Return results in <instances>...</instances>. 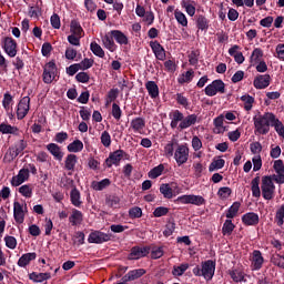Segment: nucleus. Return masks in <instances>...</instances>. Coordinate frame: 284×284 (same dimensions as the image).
I'll return each mask as SVG.
<instances>
[{
  "label": "nucleus",
  "instance_id": "338daca9",
  "mask_svg": "<svg viewBox=\"0 0 284 284\" xmlns=\"http://www.w3.org/2000/svg\"><path fill=\"white\" fill-rule=\"evenodd\" d=\"M232 189L227 186L220 187V190L217 191V195L220 196V199H230Z\"/></svg>",
  "mask_w": 284,
  "mask_h": 284
},
{
  "label": "nucleus",
  "instance_id": "a878e982",
  "mask_svg": "<svg viewBox=\"0 0 284 284\" xmlns=\"http://www.w3.org/2000/svg\"><path fill=\"white\" fill-rule=\"evenodd\" d=\"M258 214L254 212L246 213L242 216L244 225H258Z\"/></svg>",
  "mask_w": 284,
  "mask_h": 284
},
{
  "label": "nucleus",
  "instance_id": "9d476101",
  "mask_svg": "<svg viewBox=\"0 0 284 284\" xmlns=\"http://www.w3.org/2000/svg\"><path fill=\"white\" fill-rule=\"evenodd\" d=\"M30 179V170L21 169L17 175L11 179V185L13 187H19L22 183H26Z\"/></svg>",
  "mask_w": 284,
  "mask_h": 284
},
{
  "label": "nucleus",
  "instance_id": "2eb2a0df",
  "mask_svg": "<svg viewBox=\"0 0 284 284\" xmlns=\"http://www.w3.org/2000/svg\"><path fill=\"white\" fill-rule=\"evenodd\" d=\"M148 254H150L149 247L134 246L131 250L129 258H131V261H139V258H143V256H148Z\"/></svg>",
  "mask_w": 284,
  "mask_h": 284
},
{
  "label": "nucleus",
  "instance_id": "864d4df0",
  "mask_svg": "<svg viewBox=\"0 0 284 284\" xmlns=\"http://www.w3.org/2000/svg\"><path fill=\"white\" fill-rule=\"evenodd\" d=\"M258 178H254L251 182L252 194L253 196H255V199H258L261 196V186H258Z\"/></svg>",
  "mask_w": 284,
  "mask_h": 284
},
{
  "label": "nucleus",
  "instance_id": "b1692460",
  "mask_svg": "<svg viewBox=\"0 0 284 284\" xmlns=\"http://www.w3.org/2000/svg\"><path fill=\"white\" fill-rule=\"evenodd\" d=\"M181 6L185 9L189 17H194L196 14V2L193 0H182Z\"/></svg>",
  "mask_w": 284,
  "mask_h": 284
},
{
  "label": "nucleus",
  "instance_id": "e433bc0d",
  "mask_svg": "<svg viewBox=\"0 0 284 284\" xmlns=\"http://www.w3.org/2000/svg\"><path fill=\"white\" fill-rule=\"evenodd\" d=\"M174 17H175V20L178 21V23L180 26H182V28H187V17L185 16V13H183L179 9H175Z\"/></svg>",
  "mask_w": 284,
  "mask_h": 284
},
{
  "label": "nucleus",
  "instance_id": "7ed1b4c3",
  "mask_svg": "<svg viewBox=\"0 0 284 284\" xmlns=\"http://www.w3.org/2000/svg\"><path fill=\"white\" fill-rule=\"evenodd\" d=\"M261 190L263 199H265V201H272V199H274V192H276V186L272 181V176L266 175L262 178Z\"/></svg>",
  "mask_w": 284,
  "mask_h": 284
},
{
  "label": "nucleus",
  "instance_id": "a19ab883",
  "mask_svg": "<svg viewBox=\"0 0 284 284\" xmlns=\"http://www.w3.org/2000/svg\"><path fill=\"white\" fill-rule=\"evenodd\" d=\"M187 270H190V264L183 263L178 266H173L172 274L173 276H183Z\"/></svg>",
  "mask_w": 284,
  "mask_h": 284
},
{
  "label": "nucleus",
  "instance_id": "13d9d810",
  "mask_svg": "<svg viewBox=\"0 0 284 284\" xmlns=\"http://www.w3.org/2000/svg\"><path fill=\"white\" fill-rule=\"evenodd\" d=\"M196 26L199 30H207V28H210V21L207 20V18H205V16H199L196 20Z\"/></svg>",
  "mask_w": 284,
  "mask_h": 284
},
{
  "label": "nucleus",
  "instance_id": "20e7f679",
  "mask_svg": "<svg viewBox=\"0 0 284 284\" xmlns=\"http://www.w3.org/2000/svg\"><path fill=\"white\" fill-rule=\"evenodd\" d=\"M173 159L179 166L185 165L190 159V148L187 144H178L173 153Z\"/></svg>",
  "mask_w": 284,
  "mask_h": 284
},
{
  "label": "nucleus",
  "instance_id": "c03bdc74",
  "mask_svg": "<svg viewBox=\"0 0 284 284\" xmlns=\"http://www.w3.org/2000/svg\"><path fill=\"white\" fill-rule=\"evenodd\" d=\"M12 103H14V98L10 93H4L2 100V108H4L6 112H10V108H12Z\"/></svg>",
  "mask_w": 284,
  "mask_h": 284
},
{
  "label": "nucleus",
  "instance_id": "09e8293b",
  "mask_svg": "<svg viewBox=\"0 0 284 284\" xmlns=\"http://www.w3.org/2000/svg\"><path fill=\"white\" fill-rule=\"evenodd\" d=\"M241 101L244 103V110H246V112H250V110H252L254 105V98L246 94L241 97Z\"/></svg>",
  "mask_w": 284,
  "mask_h": 284
},
{
  "label": "nucleus",
  "instance_id": "0e129e2a",
  "mask_svg": "<svg viewBox=\"0 0 284 284\" xmlns=\"http://www.w3.org/2000/svg\"><path fill=\"white\" fill-rule=\"evenodd\" d=\"M78 65L80 67V70H90V68L94 65V60L85 58L78 63Z\"/></svg>",
  "mask_w": 284,
  "mask_h": 284
},
{
  "label": "nucleus",
  "instance_id": "423d86ee",
  "mask_svg": "<svg viewBox=\"0 0 284 284\" xmlns=\"http://www.w3.org/2000/svg\"><path fill=\"white\" fill-rule=\"evenodd\" d=\"M206 97H216V94H225V82L223 80H214L204 89Z\"/></svg>",
  "mask_w": 284,
  "mask_h": 284
},
{
  "label": "nucleus",
  "instance_id": "39448f33",
  "mask_svg": "<svg viewBox=\"0 0 284 284\" xmlns=\"http://www.w3.org/2000/svg\"><path fill=\"white\" fill-rule=\"evenodd\" d=\"M26 214H28V204L20 203L18 201L13 202V219L18 225L23 224L26 221Z\"/></svg>",
  "mask_w": 284,
  "mask_h": 284
},
{
  "label": "nucleus",
  "instance_id": "7c9ffc66",
  "mask_svg": "<svg viewBox=\"0 0 284 284\" xmlns=\"http://www.w3.org/2000/svg\"><path fill=\"white\" fill-rule=\"evenodd\" d=\"M145 88L151 99H156V97H159V85H156V82L148 81Z\"/></svg>",
  "mask_w": 284,
  "mask_h": 284
},
{
  "label": "nucleus",
  "instance_id": "0eeeda50",
  "mask_svg": "<svg viewBox=\"0 0 284 284\" xmlns=\"http://www.w3.org/2000/svg\"><path fill=\"white\" fill-rule=\"evenodd\" d=\"M59 74V70L57 69V64L54 62H49L44 65L43 69V81L44 83H52L57 79Z\"/></svg>",
  "mask_w": 284,
  "mask_h": 284
},
{
  "label": "nucleus",
  "instance_id": "cd10ccee",
  "mask_svg": "<svg viewBox=\"0 0 284 284\" xmlns=\"http://www.w3.org/2000/svg\"><path fill=\"white\" fill-rule=\"evenodd\" d=\"M30 281H33V283H43V281H50L52 278V275L50 273H37L33 272L29 275Z\"/></svg>",
  "mask_w": 284,
  "mask_h": 284
},
{
  "label": "nucleus",
  "instance_id": "5701e85b",
  "mask_svg": "<svg viewBox=\"0 0 284 284\" xmlns=\"http://www.w3.org/2000/svg\"><path fill=\"white\" fill-rule=\"evenodd\" d=\"M183 113L179 110H175L172 113H170L172 130H176V128H179V123H183Z\"/></svg>",
  "mask_w": 284,
  "mask_h": 284
},
{
  "label": "nucleus",
  "instance_id": "6e6d98bb",
  "mask_svg": "<svg viewBox=\"0 0 284 284\" xmlns=\"http://www.w3.org/2000/svg\"><path fill=\"white\" fill-rule=\"evenodd\" d=\"M160 192L163 194L164 199H172L174 196L172 186H170V184H162L160 186Z\"/></svg>",
  "mask_w": 284,
  "mask_h": 284
},
{
  "label": "nucleus",
  "instance_id": "f03ea898",
  "mask_svg": "<svg viewBox=\"0 0 284 284\" xmlns=\"http://www.w3.org/2000/svg\"><path fill=\"white\" fill-rule=\"evenodd\" d=\"M214 272H216V262L209 260L201 263V266L193 268L194 276H203L206 281L214 278Z\"/></svg>",
  "mask_w": 284,
  "mask_h": 284
},
{
  "label": "nucleus",
  "instance_id": "473e14b6",
  "mask_svg": "<svg viewBox=\"0 0 284 284\" xmlns=\"http://www.w3.org/2000/svg\"><path fill=\"white\" fill-rule=\"evenodd\" d=\"M145 274V270L143 268H136L133 271H130L125 276V281H136V278H141Z\"/></svg>",
  "mask_w": 284,
  "mask_h": 284
},
{
  "label": "nucleus",
  "instance_id": "2f4dec72",
  "mask_svg": "<svg viewBox=\"0 0 284 284\" xmlns=\"http://www.w3.org/2000/svg\"><path fill=\"white\" fill-rule=\"evenodd\" d=\"M225 168V160L215 158L209 165V172H216V170H223Z\"/></svg>",
  "mask_w": 284,
  "mask_h": 284
},
{
  "label": "nucleus",
  "instance_id": "a211bd4d",
  "mask_svg": "<svg viewBox=\"0 0 284 284\" xmlns=\"http://www.w3.org/2000/svg\"><path fill=\"white\" fill-rule=\"evenodd\" d=\"M48 152H50L51 155L55 159V161H63L64 153L61 150V146L57 143H49L47 145Z\"/></svg>",
  "mask_w": 284,
  "mask_h": 284
},
{
  "label": "nucleus",
  "instance_id": "e2e57ef3",
  "mask_svg": "<svg viewBox=\"0 0 284 284\" xmlns=\"http://www.w3.org/2000/svg\"><path fill=\"white\" fill-rule=\"evenodd\" d=\"M191 205H205V197L201 195L191 194Z\"/></svg>",
  "mask_w": 284,
  "mask_h": 284
},
{
  "label": "nucleus",
  "instance_id": "8fccbe9b",
  "mask_svg": "<svg viewBox=\"0 0 284 284\" xmlns=\"http://www.w3.org/2000/svg\"><path fill=\"white\" fill-rule=\"evenodd\" d=\"M234 223H232V220H226L222 227V234L224 236H230L232 232H234Z\"/></svg>",
  "mask_w": 284,
  "mask_h": 284
},
{
  "label": "nucleus",
  "instance_id": "f8f14e48",
  "mask_svg": "<svg viewBox=\"0 0 284 284\" xmlns=\"http://www.w3.org/2000/svg\"><path fill=\"white\" fill-rule=\"evenodd\" d=\"M123 150H116L110 153L109 158L105 160L106 168H112V165H119L123 159Z\"/></svg>",
  "mask_w": 284,
  "mask_h": 284
},
{
  "label": "nucleus",
  "instance_id": "9b49d317",
  "mask_svg": "<svg viewBox=\"0 0 284 284\" xmlns=\"http://www.w3.org/2000/svg\"><path fill=\"white\" fill-rule=\"evenodd\" d=\"M3 50L8 57L14 58L17 57V41L14 39L7 37L2 41Z\"/></svg>",
  "mask_w": 284,
  "mask_h": 284
},
{
  "label": "nucleus",
  "instance_id": "f704fd0d",
  "mask_svg": "<svg viewBox=\"0 0 284 284\" xmlns=\"http://www.w3.org/2000/svg\"><path fill=\"white\" fill-rule=\"evenodd\" d=\"M178 145L179 144L176 143V141H171L169 143H166L164 145V156H166L168 159L174 156V152H175Z\"/></svg>",
  "mask_w": 284,
  "mask_h": 284
},
{
  "label": "nucleus",
  "instance_id": "c85d7f7f",
  "mask_svg": "<svg viewBox=\"0 0 284 284\" xmlns=\"http://www.w3.org/2000/svg\"><path fill=\"white\" fill-rule=\"evenodd\" d=\"M111 184L112 182L110 179H103L102 181H93L91 183V187L92 190H95V192H101L105 190V187H110Z\"/></svg>",
  "mask_w": 284,
  "mask_h": 284
},
{
  "label": "nucleus",
  "instance_id": "412c9836",
  "mask_svg": "<svg viewBox=\"0 0 284 284\" xmlns=\"http://www.w3.org/2000/svg\"><path fill=\"white\" fill-rule=\"evenodd\" d=\"M150 47L159 61H165V49L158 41L151 42Z\"/></svg>",
  "mask_w": 284,
  "mask_h": 284
},
{
  "label": "nucleus",
  "instance_id": "f257e3e1",
  "mask_svg": "<svg viewBox=\"0 0 284 284\" xmlns=\"http://www.w3.org/2000/svg\"><path fill=\"white\" fill-rule=\"evenodd\" d=\"M274 121V113L266 112L264 114H257L253 118L254 134L265 135L270 133V126Z\"/></svg>",
  "mask_w": 284,
  "mask_h": 284
},
{
  "label": "nucleus",
  "instance_id": "052dcab7",
  "mask_svg": "<svg viewBox=\"0 0 284 284\" xmlns=\"http://www.w3.org/2000/svg\"><path fill=\"white\" fill-rule=\"evenodd\" d=\"M100 139L104 148H110V145H112V136H110L108 131H103Z\"/></svg>",
  "mask_w": 284,
  "mask_h": 284
},
{
  "label": "nucleus",
  "instance_id": "c9c22d12",
  "mask_svg": "<svg viewBox=\"0 0 284 284\" xmlns=\"http://www.w3.org/2000/svg\"><path fill=\"white\" fill-rule=\"evenodd\" d=\"M67 149L68 152L77 154L83 150V142L81 140H74L67 146Z\"/></svg>",
  "mask_w": 284,
  "mask_h": 284
},
{
  "label": "nucleus",
  "instance_id": "72a5a7b5",
  "mask_svg": "<svg viewBox=\"0 0 284 284\" xmlns=\"http://www.w3.org/2000/svg\"><path fill=\"white\" fill-rule=\"evenodd\" d=\"M75 166H77V155L75 154L67 155L64 161V169L72 172V170H74Z\"/></svg>",
  "mask_w": 284,
  "mask_h": 284
},
{
  "label": "nucleus",
  "instance_id": "58836bf2",
  "mask_svg": "<svg viewBox=\"0 0 284 284\" xmlns=\"http://www.w3.org/2000/svg\"><path fill=\"white\" fill-rule=\"evenodd\" d=\"M1 134H18L19 129L17 126L10 125L8 123L0 124Z\"/></svg>",
  "mask_w": 284,
  "mask_h": 284
},
{
  "label": "nucleus",
  "instance_id": "bf43d9fd",
  "mask_svg": "<svg viewBox=\"0 0 284 284\" xmlns=\"http://www.w3.org/2000/svg\"><path fill=\"white\" fill-rule=\"evenodd\" d=\"M230 276L235 283H241L245 278V274L239 270L230 271Z\"/></svg>",
  "mask_w": 284,
  "mask_h": 284
},
{
  "label": "nucleus",
  "instance_id": "393cba45",
  "mask_svg": "<svg viewBox=\"0 0 284 284\" xmlns=\"http://www.w3.org/2000/svg\"><path fill=\"white\" fill-rule=\"evenodd\" d=\"M70 201L74 207H81V205H83V201H81V192L77 187L71 190Z\"/></svg>",
  "mask_w": 284,
  "mask_h": 284
},
{
  "label": "nucleus",
  "instance_id": "6ab92c4d",
  "mask_svg": "<svg viewBox=\"0 0 284 284\" xmlns=\"http://www.w3.org/2000/svg\"><path fill=\"white\" fill-rule=\"evenodd\" d=\"M130 130H133L135 134H143L145 130V120L143 118H135L130 123Z\"/></svg>",
  "mask_w": 284,
  "mask_h": 284
},
{
  "label": "nucleus",
  "instance_id": "ddd939ff",
  "mask_svg": "<svg viewBox=\"0 0 284 284\" xmlns=\"http://www.w3.org/2000/svg\"><path fill=\"white\" fill-rule=\"evenodd\" d=\"M263 263H265V258H263V253L261 251H253L251 258V267L254 271L261 270L263 267Z\"/></svg>",
  "mask_w": 284,
  "mask_h": 284
},
{
  "label": "nucleus",
  "instance_id": "603ef678",
  "mask_svg": "<svg viewBox=\"0 0 284 284\" xmlns=\"http://www.w3.org/2000/svg\"><path fill=\"white\" fill-rule=\"evenodd\" d=\"M240 209H241V203L234 202L226 212V219H234V216L239 214Z\"/></svg>",
  "mask_w": 284,
  "mask_h": 284
},
{
  "label": "nucleus",
  "instance_id": "4c0bfd02",
  "mask_svg": "<svg viewBox=\"0 0 284 284\" xmlns=\"http://www.w3.org/2000/svg\"><path fill=\"white\" fill-rule=\"evenodd\" d=\"M193 79H194V71L189 70L179 75L178 83H181V85H183V83H190Z\"/></svg>",
  "mask_w": 284,
  "mask_h": 284
},
{
  "label": "nucleus",
  "instance_id": "774afa93",
  "mask_svg": "<svg viewBox=\"0 0 284 284\" xmlns=\"http://www.w3.org/2000/svg\"><path fill=\"white\" fill-rule=\"evenodd\" d=\"M275 58L280 61H284V44L280 43L275 48Z\"/></svg>",
  "mask_w": 284,
  "mask_h": 284
},
{
  "label": "nucleus",
  "instance_id": "5fc2aeb1",
  "mask_svg": "<svg viewBox=\"0 0 284 284\" xmlns=\"http://www.w3.org/2000/svg\"><path fill=\"white\" fill-rule=\"evenodd\" d=\"M60 185L62 187H65V190H74V187H77V186H74V180H72L65 175L61 178Z\"/></svg>",
  "mask_w": 284,
  "mask_h": 284
},
{
  "label": "nucleus",
  "instance_id": "4be33fe9",
  "mask_svg": "<svg viewBox=\"0 0 284 284\" xmlns=\"http://www.w3.org/2000/svg\"><path fill=\"white\" fill-rule=\"evenodd\" d=\"M36 260H37V253H24L18 260V266L28 267V264L32 263V261H36Z\"/></svg>",
  "mask_w": 284,
  "mask_h": 284
},
{
  "label": "nucleus",
  "instance_id": "49530a36",
  "mask_svg": "<svg viewBox=\"0 0 284 284\" xmlns=\"http://www.w3.org/2000/svg\"><path fill=\"white\" fill-rule=\"evenodd\" d=\"M164 170H165V165L160 164V165L153 168L149 172L148 176H149V179H159V176H161V174H163Z\"/></svg>",
  "mask_w": 284,
  "mask_h": 284
},
{
  "label": "nucleus",
  "instance_id": "79ce46f5",
  "mask_svg": "<svg viewBox=\"0 0 284 284\" xmlns=\"http://www.w3.org/2000/svg\"><path fill=\"white\" fill-rule=\"evenodd\" d=\"M275 223L277 227H283L284 225V204H282L275 213Z\"/></svg>",
  "mask_w": 284,
  "mask_h": 284
},
{
  "label": "nucleus",
  "instance_id": "ea45409f",
  "mask_svg": "<svg viewBox=\"0 0 284 284\" xmlns=\"http://www.w3.org/2000/svg\"><path fill=\"white\" fill-rule=\"evenodd\" d=\"M262 59H263V50L260 48L254 49L250 58L252 65H256V63H260Z\"/></svg>",
  "mask_w": 284,
  "mask_h": 284
},
{
  "label": "nucleus",
  "instance_id": "aec40b11",
  "mask_svg": "<svg viewBox=\"0 0 284 284\" xmlns=\"http://www.w3.org/2000/svg\"><path fill=\"white\" fill-rule=\"evenodd\" d=\"M110 34L119 45H128L130 43L128 36H125L121 30H112L110 31Z\"/></svg>",
  "mask_w": 284,
  "mask_h": 284
},
{
  "label": "nucleus",
  "instance_id": "de8ad7c7",
  "mask_svg": "<svg viewBox=\"0 0 284 284\" xmlns=\"http://www.w3.org/2000/svg\"><path fill=\"white\" fill-rule=\"evenodd\" d=\"M90 50L93 52V54H95V57H99L100 59L105 57V51H103V48H101L97 42H91Z\"/></svg>",
  "mask_w": 284,
  "mask_h": 284
},
{
  "label": "nucleus",
  "instance_id": "4468645a",
  "mask_svg": "<svg viewBox=\"0 0 284 284\" xmlns=\"http://www.w3.org/2000/svg\"><path fill=\"white\" fill-rule=\"evenodd\" d=\"M270 81H272L270 74L257 75L253 81V85L256 90H265V88L270 87Z\"/></svg>",
  "mask_w": 284,
  "mask_h": 284
},
{
  "label": "nucleus",
  "instance_id": "bb28decb",
  "mask_svg": "<svg viewBox=\"0 0 284 284\" xmlns=\"http://www.w3.org/2000/svg\"><path fill=\"white\" fill-rule=\"evenodd\" d=\"M69 223H71V225H81V223H83V213L77 209H73L71 215L69 216Z\"/></svg>",
  "mask_w": 284,
  "mask_h": 284
},
{
  "label": "nucleus",
  "instance_id": "37998d69",
  "mask_svg": "<svg viewBox=\"0 0 284 284\" xmlns=\"http://www.w3.org/2000/svg\"><path fill=\"white\" fill-rule=\"evenodd\" d=\"M70 32L77 37H83V28L81 27V23H79L77 20L71 21Z\"/></svg>",
  "mask_w": 284,
  "mask_h": 284
},
{
  "label": "nucleus",
  "instance_id": "680f3d73",
  "mask_svg": "<svg viewBox=\"0 0 284 284\" xmlns=\"http://www.w3.org/2000/svg\"><path fill=\"white\" fill-rule=\"evenodd\" d=\"M203 170H205V166H203V163L201 162L193 163V171L196 179H201V176H203Z\"/></svg>",
  "mask_w": 284,
  "mask_h": 284
},
{
  "label": "nucleus",
  "instance_id": "c756f323",
  "mask_svg": "<svg viewBox=\"0 0 284 284\" xmlns=\"http://www.w3.org/2000/svg\"><path fill=\"white\" fill-rule=\"evenodd\" d=\"M224 121H225V118H223L222 114L214 119L215 134H223V132L227 131V128L223 124Z\"/></svg>",
  "mask_w": 284,
  "mask_h": 284
},
{
  "label": "nucleus",
  "instance_id": "dca6fc26",
  "mask_svg": "<svg viewBox=\"0 0 284 284\" xmlns=\"http://www.w3.org/2000/svg\"><path fill=\"white\" fill-rule=\"evenodd\" d=\"M101 41H102L103 48L109 50V52H116L118 47H116V43L114 42V38L112 37V34H110V32L102 36Z\"/></svg>",
  "mask_w": 284,
  "mask_h": 284
},
{
  "label": "nucleus",
  "instance_id": "6e6552de",
  "mask_svg": "<svg viewBox=\"0 0 284 284\" xmlns=\"http://www.w3.org/2000/svg\"><path fill=\"white\" fill-rule=\"evenodd\" d=\"M28 112H30V97H23L17 106V118L19 121L26 119V116H28Z\"/></svg>",
  "mask_w": 284,
  "mask_h": 284
},
{
  "label": "nucleus",
  "instance_id": "f3484780",
  "mask_svg": "<svg viewBox=\"0 0 284 284\" xmlns=\"http://www.w3.org/2000/svg\"><path fill=\"white\" fill-rule=\"evenodd\" d=\"M196 121H199V116L196 114H190L187 116L182 118V122L179 124V130H187V128H192V125H196Z\"/></svg>",
  "mask_w": 284,
  "mask_h": 284
},
{
  "label": "nucleus",
  "instance_id": "4d7b16f0",
  "mask_svg": "<svg viewBox=\"0 0 284 284\" xmlns=\"http://www.w3.org/2000/svg\"><path fill=\"white\" fill-rule=\"evenodd\" d=\"M3 241L6 243V247L9 250H17V237L12 235H6Z\"/></svg>",
  "mask_w": 284,
  "mask_h": 284
},
{
  "label": "nucleus",
  "instance_id": "1a4fd4ad",
  "mask_svg": "<svg viewBox=\"0 0 284 284\" xmlns=\"http://www.w3.org/2000/svg\"><path fill=\"white\" fill-rule=\"evenodd\" d=\"M112 239V235L100 232V231H94L89 234L88 241L89 243H95V244H101V243H108Z\"/></svg>",
  "mask_w": 284,
  "mask_h": 284
},
{
  "label": "nucleus",
  "instance_id": "a18cd8bd",
  "mask_svg": "<svg viewBox=\"0 0 284 284\" xmlns=\"http://www.w3.org/2000/svg\"><path fill=\"white\" fill-rule=\"evenodd\" d=\"M33 191L34 189L32 187V185L29 184H24L19 187V193L21 194V196H24V199H32Z\"/></svg>",
  "mask_w": 284,
  "mask_h": 284
},
{
  "label": "nucleus",
  "instance_id": "69168bd1",
  "mask_svg": "<svg viewBox=\"0 0 284 284\" xmlns=\"http://www.w3.org/2000/svg\"><path fill=\"white\" fill-rule=\"evenodd\" d=\"M121 203V197L118 195H111L106 199V204L110 205V207H119V204Z\"/></svg>",
  "mask_w": 284,
  "mask_h": 284
},
{
  "label": "nucleus",
  "instance_id": "3c124183",
  "mask_svg": "<svg viewBox=\"0 0 284 284\" xmlns=\"http://www.w3.org/2000/svg\"><path fill=\"white\" fill-rule=\"evenodd\" d=\"M271 125L275 129V132H277V134L284 139V125L283 122L276 119V115H274V121Z\"/></svg>",
  "mask_w": 284,
  "mask_h": 284
}]
</instances>
